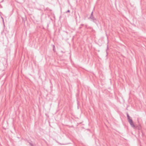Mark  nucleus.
Listing matches in <instances>:
<instances>
[{"mask_svg":"<svg viewBox=\"0 0 146 146\" xmlns=\"http://www.w3.org/2000/svg\"><path fill=\"white\" fill-rule=\"evenodd\" d=\"M127 118L128 121L130 124L131 127L135 129V126L134 124L133 121L131 119V118L129 116L128 113H127Z\"/></svg>","mask_w":146,"mask_h":146,"instance_id":"f257e3e1","label":"nucleus"},{"mask_svg":"<svg viewBox=\"0 0 146 146\" xmlns=\"http://www.w3.org/2000/svg\"><path fill=\"white\" fill-rule=\"evenodd\" d=\"M89 19H90L91 21L95 23H96V22L98 21V19L95 18L94 16L90 17Z\"/></svg>","mask_w":146,"mask_h":146,"instance_id":"f03ea898","label":"nucleus"},{"mask_svg":"<svg viewBox=\"0 0 146 146\" xmlns=\"http://www.w3.org/2000/svg\"><path fill=\"white\" fill-rule=\"evenodd\" d=\"M93 11H92V13H91V14L90 15V17H92V16H94L93 15Z\"/></svg>","mask_w":146,"mask_h":146,"instance_id":"7ed1b4c3","label":"nucleus"},{"mask_svg":"<svg viewBox=\"0 0 146 146\" xmlns=\"http://www.w3.org/2000/svg\"><path fill=\"white\" fill-rule=\"evenodd\" d=\"M69 12H70V11L69 10H68L66 12V13Z\"/></svg>","mask_w":146,"mask_h":146,"instance_id":"20e7f679","label":"nucleus"},{"mask_svg":"<svg viewBox=\"0 0 146 146\" xmlns=\"http://www.w3.org/2000/svg\"><path fill=\"white\" fill-rule=\"evenodd\" d=\"M29 144H30V145H31V146H33V144H32L31 143H29Z\"/></svg>","mask_w":146,"mask_h":146,"instance_id":"39448f33","label":"nucleus"}]
</instances>
